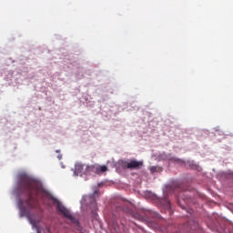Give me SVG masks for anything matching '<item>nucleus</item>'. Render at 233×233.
<instances>
[{"mask_svg": "<svg viewBox=\"0 0 233 233\" xmlns=\"http://www.w3.org/2000/svg\"><path fill=\"white\" fill-rule=\"evenodd\" d=\"M18 188L24 194H26L27 198L25 200H18V208L20 210V216H26V208L28 210H34L39 207L37 202V197L42 192H45L43 189V185L39 181L28 177L26 174H20L18 177Z\"/></svg>", "mask_w": 233, "mask_h": 233, "instance_id": "1", "label": "nucleus"}, {"mask_svg": "<svg viewBox=\"0 0 233 233\" xmlns=\"http://www.w3.org/2000/svg\"><path fill=\"white\" fill-rule=\"evenodd\" d=\"M106 170H108V167H106V166H105V165H103V166H97V165L86 166V176H88V174H92V172L94 174H97L99 176L100 174H103V172H106Z\"/></svg>", "mask_w": 233, "mask_h": 233, "instance_id": "2", "label": "nucleus"}, {"mask_svg": "<svg viewBox=\"0 0 233 233\" xmlns=\"http://www.w3.org/2000/svg\"><path fill=\"white\" fill-rule=\"evenodd\" d=\"M126 168H129L130 170H137L143 167V161H137L136 159H132L129 162L125 163Z\"/></svg>", "mask_w": 233, "mask_h": 233, "instance_id": "3", "label": "nucleus"}, {"mask_svg": "<svg viewBox=\"0 0 233 233\" xmlns=\"http://www.w3.org/2000/svg\"><path fill=\"white\" fill-rule=\"evenodd\" d=\"M86 176V165L77 163L75 165V176Z\"/></svg>", "mask_w": 233, "mask_h": 233, "instance_id": "4", "label": "nucleus"}, {"mask_svg": "<svg viewBox=\"0 0 233 233\" xmlns=\"http://www.w3.org/2000/svg\"><path fill=\"white\" fill-rule=\"evenodd\" d=\"M164 208H167V210L169 212H172V204H170V200L167 198H164L161 201Z\"/></svg>", "mask_w": 233, "mask_h": 233, "instance_id": "5", "label": "nucleus"}, {"mask_svg": "<svg viewBox=\"0 0 233 233\" xmlns=\"http://www.w3.org/2000/svg\"><path fill=\"white\" fill-rule=\"evenodd\" d=\"M150 172H151V174H154V172H157V167H156V166L151 167Z\"/></svg>", "mask_w": 233, "mask_h": 233, "instance_id": "6", "label": "nucleus"}, {"mask_svg": "<svg viewBox=\"0 0 233 233\" xmlns=\"http://www.w3.org/2000/svg\"><path fill=\"white\" fill-rule=\"evenodd\" d=\"M198 228H199V224H198V222H195V230H198Z\"/></svg>", "mask_w": 233, "mask_h": 233, "instance_id": "7", "label": "nucleus"}, {"mask_svg": "<svg viewBox=\"0 0 233 233\" xmlns=\"http://www.w3.org/2000/svg\"><path fill=\"white\" fill-rule=\"evenodd\" d=\"M191 168H198V165L197 164L191 165Z\"/></svg>", "mask_w": 233, "mask_h": 233, "instance_id": "8", "label": "nucleus"}, {"mask_svg": "<svg viewBox=\"0 0 233 233\" xmlns=\"http://www.w3.org/2000/svg\"><path fill=\"white\" fill-rule=\"evenodd\" d=\"M97 192H99V191L96 190V191L94 192V196H96V194H97Z\"/></svg>", "mask_w": 233, "mask_h": 233, "instance_id": "9", "label": "nucleus"}, {"mask_svg": "<svg viewBox=\"0 0 233 233\" xmlns=\"http://www.w3.org/2000/svg\"><path fill=\"white\" fill-rule=\"evenodd\" d=\"M29 221H30V223L34 224V222L32 221V219L29 218Z\"/></svg>", "mask_w": 233, "mask_h": 233, "instance_id": "10", "label": "nucleus"}]
</instances>
